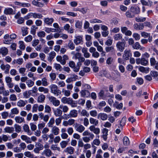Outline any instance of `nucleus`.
Listing matches in <instances>:
<instances>
[{"mask_svg": "<svg viewBox=\"0 0 158 158\" xmlns=\"http://www.w3.org/2000/svg\"><path fill=\"white\" fill-rule=\"evenodd\" d=\"M61 101L62 103L64 104H67L70 105L72 107H75L76 106L74 101L71 98L63 97L61 98Z\"/></svg>", "mask_w": 158, "mask_h": 158, "instance_id": "nucleus-1", "label": "nucleus"}, {"mask_svg": "<svg viewBox=\"0 0 158 158\" xmlns=\"http://www.w3.org/2000/svg\"><path fill=\"white\" fill-rule=\"evenodd\" d=\"M49 88L52 93L56 96H58L61 94L60 90L58 89V86L55 84H52L49 86Z\"/></svg>", "mask_w": 158, "mask_h": 158, "instance_id": "nucleus-2", "label": "nucleus"}, {"mask_svg": "<svg viewBox=\"0 0 158 158\" xmlns=\"http://www.w3.org/2000/svg\"><path fill=\"white\" fill-rule=\"evenodd\" d=\"M49 100L55 106H58L60 104V101L56 98L52 96H50L48 97Z\"/></svg>", "mask_w": 158, "mask_h": 158, "instance_id": "nucleus-3", "label": "nucleus"}, {"mask_svg": "<svg viewBox=\"0 0 158 158\" xmlns=\"http://www.w3.org/2000/svg\"><path fill=\"white\" fill-rule=\"evenodd\" d=\"M74 127L76 130L80 133L82 132L85 129V128L83 125L77 123L75 124Z\"/></svg>", "mask_w": 158, "mask_h": 158, "instance_id": "nucleus-4", "label": "nucleus"}, {"mask_svg": "<svg viewBox=\"0 0 158 158\" xmlns=\"http://www.w3.org/2000/svg\"><path fill=\"white\" fill-rule=\"evenodd\" d=\"M89 52L92 53V56L94 58H98L100 56L99 53L96 51V49L93 47H91L89 49Z\"/></svg>", "mask_w": 158, "mask_h": 158, "instance_id": "nucleus-5", "label": "nucleus"}, {"mask_svg": "<svg viewBox=\"0 0 158 158\" xmlns=\"http://www.w3.org/2000/svg\"><path fill=\"white\" fill-rule=\"evenodd\" d=\"M116 46L119 51L122 52L125 48V43L124 42H118L116 44Z\"/></svg>", "mask_w": 158, "mask_h": 158, "instance_id": "nucleus-6", "label": "nucleus"}, {"mask_svg": "<svg viewBox=\"0 0 158 158\" xmlns=\"http://www.w3.org/2000/svg\"><path fill=\"white\" fill-rule=\"evenodd\" d=\"M131 56V53L130 50H125L123 55V57L124 60H128L129 58Z\"/></svg>", "mask_w": 158, "mask_h": 158, "instance_id": "nucleus-7", "label": "nucleus"}, {"mask_svg": "<svg viewBox=\"0 0 158 158\" xmlns=\"http://www.w3.org/2000/svg\"><path fill=\"white\" fill-rule=\"evenodd\" d=\"M89 129L90 131L93 132L96 135H98L100 133V129L98 127H95V126L94 125L90 126L89 128Z\"/></svg>", "mask_w": 158, "mask_h": 158, "instance_id": "nucleus-8", "label": "nucleus"}, {"mask_svg": "<svg viewBox=\"0 0 158 158\" xmlns=\"http://www.w3.org/2000/svg\"><path fill=\"white\" fill-rule=\"evenodd\" d=\"M53 112L54 115L56 117H60L62 114V111L59 108L54 109Z\"/></svg>", "mask_w": 158, "mask_h": 158, "instance_id": "nucleus-9", "label": "nucleus"}, {"mask_svg": "<svg viewBox=\"0 0 158 158\" xmlns=\"http://www.w3.org/2000/svg\"><path fill=\"white\" fill-rule=\"evenodd\" d=\"M44 22L47 25H51L54 22V19L52 18H49L48 17L45 18L44 19Z\"/></svg>", "mask_w": 158, "mask_h": 158, "instance_id": "nucleus-10", "label": "nucleus"}, {"mask_svg": "<svg viewBox=\"0 0 158 158\" xmlns=\"http://www.w3.org/2000/svg\"><path fill=\"white\" fill-rule=\"evenodd\" d=\"M21 139L27 143H31V138L27 135H22L21 136Z\"/></svg>", "mask_w": 158, "mask_h": 158, "instance_id": "nucleus-11", "label": "nucleus"}, {"mask_svg": "<svg viewBox=\"0 0 158 158\" xmlns=\"http://www.w3.org/2000/svg\"><path fill=\"white\" fill-rule=\"evenodd\" d=\"M60 130L56 126L53 127L51 129V132L54 135H57L59 134Z\"/></svg>", "mask_w": 158, "mask_h": 158, "instance_id": "nucleus-12", "label": "nucleus"}, {"mask_svg": "<svg viewBox=\"0 0 158 158\" xmlns=\"http://www.w3.org/2000/svg\"><path fill=\"white\" fill-rule=\"evenodd\" d=\"M41 154L43 155H45L47 157H50L52 155V152L50 149H47L42 152Z\"/></svg>", "mask_w": 158, "mask_h": 158, "instance_id": "nucleus-13", "label": "nucleus"}, {"mask_svg": "<svg viewBox=\"0 0 158 158\" xmlns=\"http://www.w3.org/2000/svg\"><path fill=\"white\" fill-rule=\"evenodd\" d=\"M89 121L90 123L94 126H97L98 124V120L94 118L90 117L89 119Z\"/></svg>", "mask_w": 158, "mask_h": 158, "instance_id": "nucleus-14", "label": "nucleus"}, {"mask_svg": "<svg viewBox=\"0 0 158 158\" xmlns=\"http://www.w3.org/2000/svg\"><path fill=\"white\" fill-rule=\"evenodd\" d=\"M82 42V38L80 36H78L75 37L74 40V42L76 45L81 44Z\"/></svg>", "mask_w": 158, "mask_h": 158, "instance_id": "nucleus-15", "label": "nucleus"}, {"mask_svg": "<svg viewBox=\"0 0 158 158\" xmlns=\"http://www.w3.org/2000/svg\"><path fill=\"white\" fill-rule=\"evenodd\" d=\"M108 131V129L106 128L103 129L102 131V137L105 141L107 139Z\"/></svg>", "mask_w": 158, "mask_h": 158, "instance_id": "nucleus-16", "label": "nucleus"}, {"mask_svg": "<svg viewBox=\"0 0 158 158\" xmlns=\"http://www.w3.org/2000/svg\"><path fill=\"white\" fill-rule=\"evenodd\" d=\"M82 135L84 137L87 136H90V138H91V139H93L94 137V135L93 134L89 132L88 131H86L83 132Z\"/></svg>", "mask_w": 158, "mask_h": 158, "instance_id": "nucleus-17", "label": "nucleus"}, {"mask_svg": "<svg viewBox=\"0 0 158 158\" xmlns=\"http://www.w3.org/2000/svg\"><path fill=\"white\" fill-rule=\"evenodd\" d=\"M138 6H131L130 9V11L135 15L138 14Z\"/></svg>", "mask_w": 158, "mask_h": 158, "instance_id": "nucleus-18", "label": "nucleus"}, {"mask_svg": "<svg viewBox=\"0 0 158 158\" xmlns=\"http://www.w3.org/2000/svg\"><path fill=\"white\" fill-rule=\"evenodd\" d=\"M98 118H100L102 120H106L108 118L107 115L104 113H100L98 115Z\"/></svg>", "mask_w": 158, "mask_h": 158, "instance_id": "nucleus-19", "label": "nucleus"}, {"mask_svg": "<svg viewBox=\"0 0 158 158\" xmlns=\"http://www.w3.org/2000/svg\"><path fill=\"white\" fill-rule=\"evenodd\" d=\"M8 49L5 47H2L0 49V52L3 56H6L8 53Z\"/></svg>", "mask_w": 158, "mask_h": 158, "instance_id": "nucleus-20", "label": "nucleus"}, {"mask_svg": "<svg viewBox=\"0 0 158 158\" xmlns=\"http://www.w3.org/2000/svg\"><path fill=\"white\" fill-rule=\"evenodd\" d=\"M69 115L71 118H75L77 116V112L76 110H71L69 113Z\"/></svg>", "mask_w": 158, "mask_h": 158, "instance_id": "nucleus-21", "label": "nucleus"}, {"mask_svg": "<svg viewBox=\"0 0 158 158\" xmlns=\"http://www.w3.org/2000/svg\"><path fill=\"white\" fill-rule=\"evenodd\" d=\"M88 49L87 48H83L82 49V51L84 54V56L86 58L89 57L90 55L87 52Z\"/></svg>", "mask_w": 158, "mask_h": 158, "instance_id": "nucleus-22", "label": "nucleus"}, {"mask_svg": "<svg viewBox=\"0 0 158 158\" xmlns=\"http://www.w3.org/2000/svg\"><path fill=\"white\" fill-rule=\"evenodd\" d=\"M81 96L83 97H88L90 95V93L89 91L87 90H83L80 92Z\"/></svg>", "mask_w": 158, "mask_h": 158, "instance_id": "nucleus-23", "label": "nucleus"}, {"mask_svg": "<svg viewBox=\"0 0 158 158\" xmlns=\"http://www.w3.org/2000/svg\"><path fill=\"white\" fill-rule=\"evenodd\" d=\"M74 149L72 147H69L67 148L65 150V152L69 154H73L74 153Z\"/></svg>", "mask_w": 158, "mask_h": 158, "instance_id": "nucleus-24", "label": "nucleus"}, {"mask_svg": "<svg viewBox=\"0 0 158 158\" xmlns=\"http://www.w3.org/2000/svg\"><path fill=\"white\" fill-rule=\"evenodd\" d=\"M4 130L6 133H12L14 131V128L13 127H7Z\"/></svg>", "mask_w": 158, "mask_h": 158, "instance_id": "nucleus-25", "label": "nucleus"}, {"mask_svg": "<svg viewBox=\"0 0 158 158\" xmlns=\"http://www.w3.org/2000/svg\"><path fill=\"white\" fill-rule=\"evenodd\" d=\"M15 120L16 123H22L24 121V118L19 116H16L15 118Z\"/></svg>", "mask_w": 158, "mask_h": 158, "instance_id": "nucleus-26", "label": "nucleus"}, {"mask_svg": "<svg viewBox=\"0 0 158 158\" xmlns=\"http://www.w3.org/2000/svg\"><path fill=\"white\" fill-rule=\"evenodd\" d=\"M139 70L140 72L146 73H148L149 71V68L148 67H144L143 66L139 67Z\"/></svg>", "mask_w": 158, "mask_h": 158, "instance_id": "nucleus-27", "label": "nucleus"}, {"mask_svg": "<svg viewBox=\"0 0 158 158\" xmlns=\"http://www.w3.org/2000/svg\"><path fill=\"white\" fill-rule=\"evenodd\" d=\"M26 102L22 100H20L17 102V106L20 107H23L26 104Z\"/></svg>", "mask_w": 158, "mask_h": 158, "instance_id": "nucleus-28", "label": "nucleus"}, {"mask_svg": "<svg viewBox=\"0 0 158 158\" xmlns=\"http://www.w3.org/2000/svg\"><path fill=\"white\" fill-rule=\"evenodd\" d=\"M38 90L39 92H44V94L48 93L49 89L47 88H45L43 87H40L38 88Z\"/></svg>", "mask_w": 158, "mask_h": 158, "instance_id": "nucleus-29", "label": "nucleus"}, {"mask_svg": "<svg viewBox=\"0 0 158 158\" xmlns=\"http://www.w3.org/2000/svg\"><path fill=\"white\" fill-rule=\"evenodd\" d=\"M45 98V95L43 94H41L38 97L37 102L39 103H43L44 102Z\"/></svg>", "mask_w": 158, "mask_h": 158, "instance_id": "nucleus-30", "label": "nucleus"}, {"mask_svg": "<svg viewBox=\"0 0 158 158\" xmlns=\"http://www.w3.org/2000/svg\"><path fill=\"white\" fill-rule=\"evenodd\" d=\"M49 56L48 58V60L50 61L54 58V57L56 56V53L55 52L52 51L49 54Z\"/></svg>", "mask_w": 158, "mask_h": 158, "instance_id": "nucleus-31", "label": "nucleus"}, {"mask_svg": "<svg viewBox=\"0 0 158 158\" xmlns=\"http://www.w3.org/2000/svg\"><path fill=\"white\" fill-rule=\"evenodd\" d=\"M59 108L62 110V112L66 113L69 110L68 107L66 105H60L59 107Z\"/></svg>", "mask_w": 158, "mask_h": 158, "instance_id": "nucleus-32", "label": "nucleus"}, {"mask_svg": "<svg viewBox=\"0 0 158 158\" xmlns=\"http://www.w3.org/2000/svg\"><path fill=\"white\" fill-rule=\"evenodd\" d=\"M13 12V10L10 8H6L4 10V13L6 15L12 14Z\"/></svg>", "mask_w": 158, "mask_h": 158, "instance_id": "nucleus-33", "label": "nucleus"}, {"mask_svg": "<svg viewBox=\"0 0 158 158\" xmlns=\"http://www.w3.org/2000/svg\"><path fill=\"white\" fill-rule=\"evenodd\" d=\"M26 83L28 88L31 87L34 85V82L31 79L27 80Z\"/></svg>", "mask_w": 158, "mask_h": 158, "instance_id": "nucleus-34", "label": "nucleus"}, {"mask_svg": "<svg viewBox=\"0 0 158 158\" xmlns=\"http://www.w3.org/2000/svg\"><path fill=\"white\" fill-rule=\"evenodd\" d=\"M114 106L117 109H121L123 106V104L120 103L119 104L117 102H115V103L113 104Z\"/></svg>", "mask_w": 158, "mask_h": 158, "instance_id": "nucleus-35", "label": "nucleus"}, {"mask_svg": "<svg viewBox=\"0 0 158 158\" xmlns=\"http://www.w3.org/2000/svg\"><path fill=\"white\" fill-rule=\"evenodd\" d=\"M62 92L64 95L66 97H69L70 95L71 92L69 90L63 89L62 90Z\"/></svg>", "mask_w": 158, "mask_h": 158, "instance_id": "nucleus-36", "label": "nucleus"}, {"mask_svg": "<svg viewBox=\"0 0 158 158\" xmlns=\"http://www.w3.org/2000/svg\"><path fill=\"white\" fill-rule=\"evenodd\" d=\"M38 146H39V148H35L34 149V151L36 153H38L39 152V151L43 149V146L40 143H39Z\"/></svg>", "mask_w": 158, "mask_h": 158, "instance_id": "nucleus-37", "label": "nucleus"}, {"mask_svg": "<svg viewBox=\"0 0 158 158\" xmlns=\"http://www.w3.org/2000/svg\"><path fill=\"white\" fill-rule=\"evenodd\" d=\"M81 65V63L80 62H77V65L76 67L75 66L73 68V71L75 72H77L79 71L80 67Z\"/></svg>", "mask_w": 158, "mask_h": 158, "instance_id": "nucleus-38", "label": "nucleus"}, {"mask_svg": "<svg viewBox=\"0 0 158 158\" xmlns=\"http://www.w3.org/2000/svg\"><path fill=\"white\" fill-rule=\"evenodd\" d=\"M28 28L27 27H22L21 30L22 33V35L23 36H25L28 33L27 30Z\"/></svg>", "mask_w": 158, "mask_h": 158, "instance_id": "nucleus-39", "label": "nucleus"}, {"mask_svg": "<svg viewBox=\"0 0 158 158\" xmlns=\"http://www.w3.org/2000/svg\"><path fill=\"white\" fill-rule=\"evenodd\" d=\"M82 21H80L79 20H77L76 21L75 26L76 28H78L79 29L81 28L82 27Z\"/></svg>", "mask_w": 158, "mask_h": 158, "instance_id": "nucleus-40", "label": "nucleus"}, {"mask_svg": "<svg viewBox=\"0 0 158 158\" xmlns=\"http://www.w3.org/2000/svg\"><path fill=\"white\" fill-rule=\"evenodd\" d=\"M23 128L24 131L28 133V134L29 135H30V134H29L30 132V131L29 127L28 125L27 124H25L24 125L23 127Z\"/></svg>", "mask_w": 158, "mask_h": 158, "instance_id": "nucleus-41", "label": "nucleus"}, {"mask_svg": "<svg viewBox=\"0 0 158 158\" xmlns=\"http://www.w3.org/2000/svg\"><path fill=\"white\" fill-rule=\"evenodd\" d=\"M54 123V118L53 117L51 118L48 123V127H52Z\"/></svg>", "mask_w": 158, "mask_h": 158, "instance_id": "nucleus-42", "label": "nucleus"}, {"mask_svg": "<svg viewBox=\"0 0 158 158\" xmlns=\"http://www.w3.org/2000/svg\"><path fill=\"white\" fill-rule=\"evenodd\" d=\"M54 67L57 71H61L62 70V68L61 65L59 64L55 63L54 64Z\"/></svg>", "mask_w": 158, "mask_h": 158, "instance_id": "nucleus-43", "label": "nucleus"}, {"mask_svg": "<svg viewBox=\"0 0 158 158\" xmlns=\"http://www.w3.org/2000/svg\"><path fill=\"white\" fill-rule=\"evenodd\" d=\"M45 31L47 33H49L51 32H57V30H56L54 28L48 27H45Z\"/></svg>", "mask_w": 158, "mask_h": 158, "instance_id": "nucleus-44", "label": "nucleus"}, {"mask_svg": "<svg viewBox=\"0 0 158 158\" xmlns=\"http://www.w3.org/2000/svg\"><path fill=\"white\" fill-rule=\"evenodd\" d=\"M81 115L82 116H86L88 117L89 116V113L87 111L84 109L82 110L80 113Z\"/></svg>", "mask_w": 158, "mask_h": 158, "instance_id": "nucleus-45", "label": "nucleus"}, {"mask_svg": "<svg viewBox=\"0 0 158 158\" xmlns=\"http://www.w3.org/2000/svg\"><path fill=\"white\" fill-rule=\"evenodd\" d=\"M123 143L126 146L130 144V141L128 138L127 136L124 137L123 139Z\"/></svg>", "mask_w": 158, "mask_h": 158, "instance_id": "nucleus-46", "label": "nucleus"}, {"mask_svg": "<svg viewBox=\"0 0 158 158\" xmlns=\"http://www.w3.org/2000/svg\"><path fill=\"white\" fill-rule=\"evenodd\" d=\"M122 38V35L120 34H115L114 36V40H121Z\"/></svg>", "mask_w": 158, "mask_h": 158, "instance_id": "nucleus-47", "label": "nucleus"}, {"mask_svg": "<svg viewBox=\"0 0 158 158\" xmlns=\"http://www.w3.org/2000/svg\"><path fill=\"white\" fill-rule=\"evenodd\" d=\"M42 85L43 86H46L48 85V83L47 81V80L46 77H44L42 79Z\"/></svg>", "mask_w": 158, "mask_h": 158, "instance_id": "nucleus-48", "label": "nucleus"}, {"mask_svg": "<svg viewBox=\"0 0 158 158\" xmlns=\"http://www.w3.org/2000/svg\"><path fill=\"white\" fill-rule=\"evenodd\" d=\"M14 127L15 129V131L19 133L21 131L22 129L21 127L19 125L15 124L14 125Z\"/></svg>", "mask_w": 158, "mask_h": 158, "instance_id": "nucleus-49", "label": "nucleus"}, {"mask_svg": "<svg viewBox=\"0 0 158 158\" xmlns=\"http://www.w3.org/2000/svg\"><path fill=\"white\" fill-rule=\"evenodd\" d=\"M150 62L151 65L155 66L156 65L157 62H158L156 61L155 58L153 57L150 58Z\"/></svg>", "mask_w": 158, "mask_h": 158, "instance_id": "nucleus-50", "label": "nucleus"}, {"mask_svg": "<svg viewBox=\"0 0 158 158\" xmlns=\"http://www.w3.org/2000/svg\"><path fill=\"white\" fill-rule=\"evenodd\" d=\"M31 94L29 91H26L23 93V97L24 98H27L30 97Z\"/></svg>", "mask_w": 158, "mask_h": 158, "instance_id": "nucleus-51", "label": "nucleus"}, {"mask_svg": "<svg viewBox=\"0 0 158 158\" xmlns=\"http://www.w3.org/2000/svg\"><path fill=\"white\" fill-rule=\"evenodd\" d=\"M44 111L45 113H50L51 111V107L49 105H46L44 107Z\"/></svg>", "mask_w": 158, "mask_h": 158, "instance_id": "nucleus-52", "label": "nucleus"}, {"mask_svg": "<svg viewBox=\"0 0 158 158\" xmlns=\"http://www.w3.org/2000/svg\"><path fill=\"white\" fill-rule=\"evenodd\" d=\"M33 17L35 19H41L43 17L42 15L40 14H38L35 13H33Z\"/></svg>", "mask_w": 158, "mask_h": 158, "instance_id": "nucleus-53", "label": "nucleus"}, {"mask_svg": "<svg viewBox=\"0 0 158 158\" xmlns=\"http://www.w3.org/2000/svg\"><path fill=\"white\" fill-rule=\"evenodd\" d=\"M24 155L26 157L30 158L33 157V155L31 154V152L29 151L25 152L24 153Z\"/></svg>", "mask_w": 158, "mask_h": 158, "instance_id": "nucleus-54", "label": "nucleus"}, {"mask_svg": "<svg viewBox=\"0 0 158 158\" xmlns=\"http://www.w3.org/2000/svg\"><path fill=\"white\" fill-rule=\"evenodd\" d=\"M140 63L143 65H146L148 63V61L144 58H142L140 61Z\"/></svg>", "mask_w": 158, "mask_h": 158, "instance_id": "nucleus-55", "label": "nucleus"}, {"mask_svg": "<svg viewBox=\"0 0 158 158\" xmlns=\"http://www.w3.org/2000/svg\"><path fill=\"white\" fill-rule=\"evenodd\" d=\"M38 28L35 26L33 25L31 29V33L33 35H35L36 33V30Z\"/></svg>", "mask_w": 158, "mask_h": 158, "instance_id": "nucleus-56", "label": "nucleus"}, {"mask_svg": "<svg viewBox=\"0 0 158 158\" xmlns=\"http://www.w3.org/2000/svg\"><path fill=\"white\" fill-rule=\"evenodd\" d=\"M90 22L91 23H102V21L98 19H91Z\"/></svg>", "mask_w": 158, "mask_h": 158, "instance_id": "nucleus-57", "label": "nucleus"}, {"mask_svg": "<svg viewBox=\"0 0 158 158\" xmlns=\"http://www.w3.org/2000/svg\"><path fill=\"white\" fill-rule=\"evenodd\" d=\"M19 110L17 108H14L11 110V112L13 114H17L19 113Z\"/></svg>", "mask_w": 158, "mask_h": 158, "instance_id": "nucleus-58", "label": "nucleus"}, {"mask_svg": "<svg viewBox=\"0 0 158 158\" xmlns=\"http://www.w3.org/2000/svg\"><path fill=\"white\" fill-rule=\"evenodd\" d=\"M68 47L71 50H73L75 48V45L73 42L71 40H70L68 44Z\"/></svg>", "mask_w": 158, "mask_h": 158, "instance_id": "nucleus-59", "label": "nucleus"}, {"mask_svg": "<svg viewBox=\"0 0 158 158\" xmlns=\"http://www.w3.org/2000/svg\"><path fill=\"white\" fill-rule=\"evenodd\" d=\"M38 36L41 38L44 37L45 36L46 33L45 32L43 31H40L37 33Z\"/></svg>", "mask_w": 158, "mask_h": 158, "instance_id": "nucleus-60", "label": "nucleus"}, {"mask_svg": "<svg viewBox=\"0 0 158 158\" xmlns=\"http://www.w3.org/2000/svg\"><path fill=\"white\" fill-rule=\"evenodd\" d=\"M10 99L11 101H15L17 100V98L15 94H12L10 95Z\"/></svg>", "mask_w": 158, "mask_h": 158, "instance_id": "nucleus-61", "label": "nucleus"}, {"mask_svg": "<svg viewBox=\"0 0 158 158\" xmlns=\"http://www.w3.org/2000/svg\"><path fill=\"white\" fill-rule=\"evenodd\" d=\"M19 48H20L22 50H24L25 48V46L23 42V41H20L19 42Z\"/></svg>", "mask_w": 158, "mask_h": 158, "instance_id": "nucleus-62", "label": "nucleus"}, {"mask_svg": "<svg viewBox=\"0 0 158 158\" xmlns=\"http://www.w3.org/2000/svg\"><path fill=\"white\" fill-rule=\"evenodd\" d=\"M90 115L93 117H96L98 114V113L96 110H91L89 112Z\"/></svg>", "mask_w": 158, "mask_h": 158, "instance_id": "nucleus-63", "label": "nucleus"}, {"mask_svg": "<svg viewBox=\"0 0 158 158\" xmlns=\"http://www.w3.org/2000/svg\"><path fill=\"white\" fill-rule=\"evenodd\" d=\"M49 76L52 81H53L56 79V75L55 73H51L49 74Z\"/></svg>", "mask_w": 158, "mask_h": 158, "instance_id": "nucleus-64", "label": "nucleus"}]
</instances>
